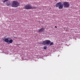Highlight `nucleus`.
Segmentation results:
<instances>
[{
  "mask_svg": "<svg viewBox=\"0 0 80 80\" xmlns=\"http://www.w3.org/2000/svg\"><path fill=\"white\" fill-rule=\"evenodd\" d=\"M62 3L60 2L57 3L56 5V7H58L59 9H62L64 7L65 8H68L70 6V4L69 2H64L63 3V4Z\"/></svg>",
  "mask_w": 80,
  "mask_h": 80,
  "instance_id": "obj_1",
  "label": "nucleus"
},
{
  "mask_svg": "<svg viewBox=\"0 0 80 80\" xmlns=\"http://www.w3.org/2000/svg\"><path fill=\"white\" fill-rule=\"evenodd\" d=\"M24 9H26V10H29L30 9H35V8H37V7L32 6L29 4H27L26 5H25L24 6Z\"/></svg>",
  "mask_w": 80,
  "mask_h": 80,
  "instance_id": "obj_2",
  "label": "nucleus"
},
{
  "mask_svg": "<svg viewBox=\"0 0 80 80\" xmlns=\"http://www.w3.org/2000/svg\"><path fill=\"white\" fill-rule=\"evenodd\" d=\"M12 7L17 8V7H18V6H20V3L17 1H13L12 2Z\"/></svg>",
  "mask_w": 80,
  "mask_h": 80,
  "instance_id": "obj_3",
  "label": "nucleus"
},
{
  "mask_svg": "<svg viewBox=\"0 0 80 80\" xmlns=\"http://www.w3.org/2000/svg\"><path fill=\"white\" fill-rule=\"evenodd\" d=\"M51 43V41L50 40H46L44 41H43L42 42H41V43L42 45H49Z\"/></svg>",
  "mask_w": 80,
  "mask_h": 80,
  "instance_id": "obj_4",
  "label": "nucleus"
},
{
  "mask_svg": "<svg viewBox=\"0 0 80 80\" xmlns=\"http://www.w3.org/2000/svg\"><path fill=\"white\" fill-rule=\"evenodd\" d=\"M44 30H45L44 28H41L38 30V32H39V33H41L42 32H44Z\"/></svg>",
  "mask_w": 80,
  "mask_h": 80,
  "instance_id": "obj_5",
  "label": "nucleus"
},
{
  "mask_svg": "<svg viewBox=\"0 0 80 80\" xmlns=\"http://www.w3.org/2000/svg\"><path fill=\"white\" fill-rule=\"evenodd\" d=\"M4 41L5 42H6V43H8L9 42V39H8V38H6L5 39Z\"/></svg>",
  "mask_w": 80,
  "mask_h": 80,
  "instance_id": "obj_6",
  "label": "nucleus"
},
{
  "mask_svg": "<svg viewBox=\"0 0 80 80\" xmlns=\"http://www.w3.org/2000/svg\"><path fill=\"white\" fill-rule=\"evenodd\" d=\"M9 43H8V44H10V43H12L13 42V40L12 39H11L9 40Z\"/></svg>",
  "mask_w": 80,
  "mask_h": 80,
  "instance_id": "obj_7",
  "label": "nucleus"
},
{
  "mask_svg": "<svg viewBox=\"0 0 80 80\" xmlns=\"http://www.w3.org/2000/svg\"><path fill=\"white\" fill-rule=\"evenodd\" d=\"M77 38H80V35H77Z\"/></svg>",
  "mask_w": 80,
  "mask_h": 80,
  "instance_id": "obj_8",
  "label": "nucleus"
},
{
  "mask_svg": "<svg viewBox=\"0 0 80 80\" xmlns=\"http://www.w3.org/2000/svg\"><path fill=\"white\" fill-rule=\"evenodd\" d=\"M50 45L51 46V45H53V42H51V43H49Z\"/></svg>",
  "mask_w": 80,
  "mask_h": 80,
  "instance_id": "obj_9",
  "label": "nucleus"
},
{
  "mask_svg": "<svg viewBox=\"0 0 80 80\" xmlns=\"http://www.w3.org/2000/svg\"><path fill=\"white\" fill-rule=\"evenodd\" d=\"M47 47L46 46H44L43 47V49H44V50H47Z\"/></svg>",
  "mask_w": 80,
  "mask_h": 80,
  "instance_id": "obj_10",
  "label": "nucleus"
},
{
  "mask_svg": "<svg viewBox=\"0 0 80 80\" xmlns=\"http://www.w3.org/2000/svg\"><path fill=\"white\" fill-rule=\"evenodd\" d=\"M8 0H4L3 1V3H5V2H7Z\"/></svg>",
  "mask_w": 80,
  "mask_h": 80,
  "instance_id": "obj_11",
  "label": "nucleus"
},
{
  "mask_svg": "<svg viewBox=\"0 0 80 80\" xmlns=\"http://www.w3.org/2000/svg\"><path fill=\"white\" fill-rule=\"evenodd\" d=\"M7 6H10V4L8 3L7 4Z\"/></svg>",
  "mask_w": 80,
  "mask_h": 80,
  "instance_id": "obj_12",
  "label": "nucleus"
},
{
  "mask_svg": "<svg viewBox=\"0 0 80 80\" xmlns=\"http://www.w3.org/2000/svg\"><path fill=\"white\" fill-rule=\"evenodd\" d=\"M55 28H57V26H55Z\"/></svg>",
  "mask_w": 80,
  "mask_h": 80,
  "instance_id": "obj_13",
  "label": "nucleus"
},
{
  "mask_svg": "<svg viewBox=\"0 0 80 80\" xmlns=\"http://www.w3.org/2000/svg\"><path fill=\"white\" fill-rule=\"evenodd\" d=\"M24 60V59H22V60Z\"/></svg>",
  "mask_w": 80,
  "mask_h": 80,
  "instance_id": "obj_14",
  "label": "nucleus"
},
{
  "mask_svg": "<svg viewBox=\"0 0 80 80\" xmlns=\"http://www.w3.org/2000/svg\"><path fill=\"white\" fill-rule=\"evenodd\" d=\"M22 58V59L23 58Z\"/></svg>",
  "mask_w": 80,
  "mask_h": 80,
  "instance_id": "obj_15",
  "label": "nucleus"
},
{
  "mask_svg": "<svg viewBox=\"0 0 80 80\" xmlns=\"http://www.w3.org/2000/svg\"><path fill=\"white\" fill-rule=\"evenodd\" d=\"M55 0V1H56V0Z\"/></svg>",
  "mask_w": 80,
  "mask_h": 80,
  "instance_id": "obj_16",
  "label": "nucleus"
},
{
  "mask_svg": "<svg viewBox=\"0 0 80 80\" xmlns=\"http://www.w3.org/2000/svg\"><path fill=\"white\" fill-rule=\"evenodd\" d=\"M59 55L58 56V57H59Z\"/></svg>",
  "mask_w": 80,
  "mask_h": 80,
  "instance_id": "obj_17",
  "label": "nucleus"
}]
</instances>
